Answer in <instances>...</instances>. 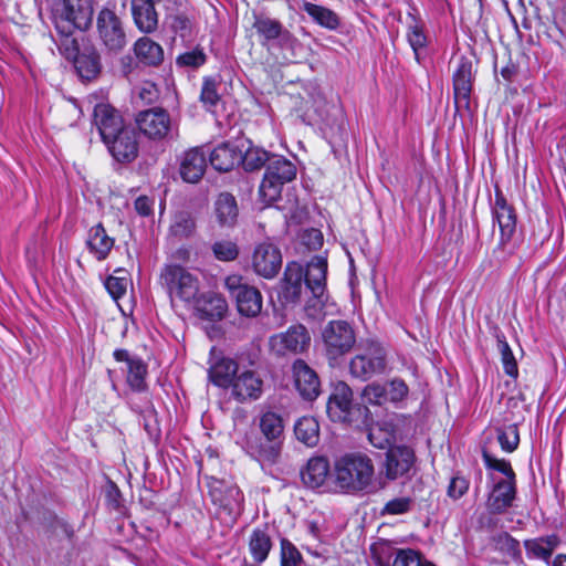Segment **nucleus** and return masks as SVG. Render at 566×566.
<instances>
[{
  "instance_id": "9",
  "label": "nucleus",
  "mask_w": 566,
  "mask_h": 566,
  "mask_svg": "<svg viewBox=\"0 0 566 566\" xmlns=\"http://www.w3.org/2000/svg\"><path fill=\"white\" fill-rule=\"evenodd\" d=\"M97 36L111 52H119L127 44V36L122 19L115 11L104 8L96 19Z\"/></svg>"
},
{
  "instance_id": "30",
  "label": "nucleus",
  "mask_w": 566,
  "mask_h": 566,
  "mask_svg": "<svg viewBox=\"0 0 566 566\" xmlns=\"http://www.w3.org/2000/svg\"><path fill=\"white\" fill-rule=\"evenodd\" d=\"M114 243V238L107 234L102 223H97L90 229L86 245L96 260H105L112 251Z\"/></svg>"
},
{
  "instance_id": "59",
  "label": "nucleus",
  "mask_w": 566,
  "mask_h": 566,
  "mask_svg": "<svg viewBox=\"0 0 566 566\" xmlns=\"http://www.w3.org/2000/svg\"><path fill=\"white\" fill-rule=\"evenodd\" d=\"M135 209L138 214L147 217L153 212V201L146 196H140L135 200Z\"/></svg>"
},
{
  "instance_id": "38",
  "label": "nucleus",
  "mask_w": 566,
  "mask_h": 566,
  "mask_svg": "<svg viewBox=\"0 0 566 566\" xmlns=\"http://www.w3.org/2000/svg\"><path fill=\"white\" fill-rule=\"evenodd\" d=\"M195 231L196 221L191 213L180 211L175 214L169 227V233L171 237L178 240L188 239L195 233Z\"/></svg>"
},
{
  "instance_id": "18",
  "label": "nucleus",
  "mask_w": 566,
  "mask_h": 566,
  "mask_svg": "<svg viewBox=\"0 0 566 566\" xmlns=\"http://www.w3.org/2000/svg\"><path fill=\"white\" fill-rule=\"evenodd\" d=\"M239 371V365L234 359L217 355L214 349L211 350L208 378L214 386L229 389Z\"/></svg>"
},
{
  "instance_id": "64",
  "label": "nucleus",
  "mask_w": 566,
  "mask_h": 566,
  "mask_svg": "<svg viewBox=\"0 0 566 566\" xmlns=\"http://www.w3.org/2000/svg\"><path fill=\"white\" fill-rule=\"evenodd\" d=\"M242 566H256V565H253V564H250L248 562H244Z\"/></svg>"
},
{
  "instance_id": "61",
  "label": "nucleus",
  "mask_w": 566,
  "mask_h": 566,
  "mask_svg": "<svg viewBox=\"0 0 566 566\" xmlns=\"http://www.w3.org/2000/svg\"><path fill=\"white\" fill-rule=\"evenodd\" d=\"M306 237L308 238L306 244L311 245L313 249L319 248L323 243V235L321 231L316 229L310 230Z\"/></svg>"
},
{
  "instance_id": "45",
  "label": "nucleus",
  "mask_w": 566,
  "mask_h": 566,
  "mask_svg": "<svg viewBox=\"0 0 566 566\" xmlns=\"http://www.w3.org/2000/svg\"><path fill=\"white\" fill-rule=\"evenodd\" d=\"M212 252L217 260L230 262L238 258L239 247L231 239H220L212 244Z\"/></svg>"
},
{
  "instance_id": "34",
  "label": "nucleus",
  "mask_w": 566,
  "mask_h": 566,
  "mask_svg": "<svg viewBox=\"0 0 566 566\" xmlns=\"http://www.w3.org/2000/svg\"><path fill=\"white\" fill-rule=\"evenodd\" d=\"M249 552L255 563L262 564L272 548V539L266 526L256 527L249 536Z\"/></svg>"
},
{
  "instance_id": "37",
  "label": "nucleus",
  "mask_w": 566,
  "mask_h": 566,
  "mask_svg": "<svg viewBox=\"0 0 566 566\" xmlns=\"http://www.w3.org/2000/svg\"><path fill=\"white\" fill-rule=\"evenodd\" d=\"M294 433L298 441L307 447H315L319 441V426L314 417H302L294 426Z\"/></svg>"
},
{
  "instance_id": "26",
  "label": "nucleus",
  "mask_w": 566,
  "mask_h": 566,
  "mask_svg": "<svg viewBox=\"0 0 566 566\" xmlns=\"http://www.w3.org/2000/svg\"><path fill=\"white\" fill-rule=\"evenodd\" d=\"M515 497V480L497 481L489 495L486 506L492 514H500L512 506Z\"/></svg>"
},
{
  "instance_id": "62",
  "label": "nucleus",
  "mask_w": 566,
  "mask_h": 566,
  "mask_svg": "<svg viewBox=\"0 0 566 566\" xmlns=\"http://www.w3.org/2000/svg\"><path fill=\"white\" fill-rule=\"evenodd\" d=\"M114 358L117 361H124L129 366V360H137L138 358L130 357L129 353L126 349H116L113 354Z\"/></svg>"
},
{
  "instance_id": "23",
  "label": "nucleus",
  "mask_w": 566,
  "mask_h": 566,
  "mask_svg": "<svg viewBox=\"0 0 566 566\" xmlns=\"http://www.w3.org/2000/svg\"><path fill=\"white\" fill-rule=\"evenodd\" d=\"M295 387L300 395L307 400L315 399L319 394V379L316 373L302 359L293 364Z\"/></svg>"
},
{
  "instance_id": "63",
  "label": "nucleus",
  "mask_w": 566,
  "mask_h": 566,
  "mask_svg": "<svg viewBox=\"0 0 566 566\" xmlns=\"http://www.w3.org/2000/svg\"><path fill=\"white\" fill-rule=\"evenodd\" d=\"M555 566H566V555H558L555 559Z\"/></svg>"
},
{
  "instance_id": "52",
  "label": "nucleus",
  "mask_w": 566,
  "mask_h": 566,
  "mask_svg": "<svg viewBox=\"0 0 566 566\" xmlns=\"http://www.w3.org/2000/svg\"><path fill=\"white\" fill-rule=\"evenodd\" d=\"M392 566H433L431 563L422 560L420 555L413 549L398 551Z\"/></svg>"
},
{
  "instance_id": "14",
  "label": "nucleus",
  "mask_w": 566,
  "mask_h": 566,
  "mask_svg": "<svg viewBox=\"0 0 566 566\" xmlns=\"http://www.w3.org/2000/svg\"><path fill=\"white\" fill-rule=\"evenodd\" d=\"M136 124L142 134L150 139L165 138L171 128L169 114L163 108H150L140 112Z\"/></svg>"
},
{
  "instance_id": "3",
  "label": "nucleus",
  "mask_w": 566,
  "mask_h": 566,
  "mask_svg": "<svg viewBox=\"0 0 566 566\" xmlns=\"http://www.w3.org/2000/svg\"><path fill=\"white\" fill-rule=\"evenodd\" d=\"M259 429L262 438L247 436L244 446L248 452L259 461L275 462L281 449L284 423L282 417L274 411H265L259 417Z\"/></svg>"
},
{
  "instance_id": "48",
  "label": "nucleus",
  "mask_w": 566,
  "mask_h": 566,
  "mask_svg": "<svg viewBox=\"0 0 566 566\" xmlns=\"http://www.w3.org/2000/svg\"><path fill=\"white\" fill-rule=\"evenodd\" d=\"M497 441L505 452H513L520 442V434L516 424H509L497 430Z\"/></svg>"
},
{
  "instance_id": "58",
  "label": "nucleus",
  "mask_w": 566,
  "mask_h": 566,
  "mask_svg": "<svg viewBox=\"0 0 566 566\" xmlns=\"http://www.w3.org/2000/svg\"><path fill=\"white\" fill-rule=\"evenodd\" d=\"M469 489V482L462 476L451 479L448 495L454 500L460 499Z\"/></svg>"
},
{
  "instance_id": "36",
  "label": "nucleus",
  "mask_w": 566,
  "mask_h": 566,
  "mask_svg": "<svg viewBox=\"0 0 566 566\" xmlns=\"http://www.w3.org/2000/svg\"><path fill=\"white\" fill-rule=\"evenodd\" d=\"M277 48L283 52L287 53V57L295 61L302 62L306 60L312 49L310 45L302 43L290 30L286 29L285 33L281 41L277 44Z\"/></svg>"
},
{
  "instance_id": "55",
  "label": "nucleus",
  "mask_w": 566,
  "mask_h": 566,
  "mask_svg": "<svg viewBox=\"0 0 566 566\" xmlns=\"http://www.w3.org/2000/svg\"><path fill=\"white\" fill-rule=\"evenodd\" d=\"M387 397L390 402L402 401L409 394L407 384L399 378L390 380L387 385Z\"/></svg>"
},
{
  "instance_id": "49",
  "label": "nucleus",
  "mask_w": 566,
  "mask_h": 566,
  "mask_svg": "<svg viewBox=\"0 0 566 566\" xmlns=\"http://www.w3.org/2000/svg\"><path fill=\"white\" fill-rule=\"evenodd\" d=\"M493 543L496 549L505 553L510 557L516 559L521 557L520 543L513 538L509 533L503 532L493 537Z\"/></svg>"
},
{
  "instance_id": "17",
  "label": "nucleus",
  "mask_w": 566,
  "mask_h": 566,
  "mask_svg": "<svg viewBox=\"0 0 566 566\" xmlns=\"http://www.w3.org/2000/svg\"><path fill=\"white\" fill-rule=\"evenodd\" d=\"M93 123L102 140H109L115 134L124 129L125 123L117 109L107 103L96 104L93 111Z\"/></svg>"
},
{
  "instance_id": "60",
  "label": "nucleus",
  "mask_w": 566,
  "mask_h": 566,
  "mask_svg": "<svg viewBox=\"0 0 566 566\" xmlns=\"http://www.w3.org/2000/svg\"><path fill=\"white\" fill-rule=\"evenodd\" d=\"M171 28L176 32H180L181 35H185L187 31L190 29V21L184 14H177L171 18Z\"/></svg>"
},
{
  "instance_id": "32",
  "label": "nucleus",
  "mask_w": 566,
  "mask_h": 566,
  "mask_svg": "<svg viewBox=\"0 0 566 566\" xmlns=\"http://www.w3.org/2000/svg\"><path fill=\"white\" fill-rule=\"evenodd\" d=\"M134 53L139 62L149 66H157L164 60L161 45L147 36H143L135 42Z\"/></svg>"
},
{
  "instance_id": "4",
  "label": "nucleus",
  "mask_w": 566,
  "mask_h": 566,
  "mask_svg": "<svg viewBox=\"0 0 566 566\" xmlns=\"http://www.w3.org/2000/svg\"><path fill=\"white\" fill-rule=\"evenodd\" d=\"M92 18L93 0H60L53 8V21L62 35L87 29Z\"/></svg>"
},
{
  "instance_id": "21",
  "label": "nucleus",
  "mask_w": 566,
  "mask_h": 566,
  "mask_svg": "<svg viewBox=\"0 0 566 566\" xmlns=\"http://www.w3.org/2000/svg\"><path fill=\"white\" fill-rule=\"evenodd\" d=\"M415 452L405 446L390 447L386 453L385 474L396 480L407 474L415 464Z\"/></svg>"
},
{
  "instance_id": "29",
  "label": "nucleus",
  "mask_w": 566,
  "mask_h": 566,
  "mask_svg": "<svg viewBox=\"0 0 566 566\" xmlns=\"http://www.w3.org/2000/svg\"><path fill=\"white\" fill-rule=\"evenodd\" d=\"M240 159L241 150L229 142L219 144L210 153L211 166L222 172L230 171L240 163Z\"/></svg>"
},
{
  "instance_id": "47",
  "label": "nucleus",
  "mask_w": 566,
  "mask_h": 566,
  "mask_svg": "<svg viewBox=\"0 0 566 566\" xmlns=\"http://www.w3.org/2000/svg\"><path fill=\"white\" fill-rule=\"evenodd\" d=\"M361 399L368 405L382 406L388 402L387 387L379 382L368 384L363 389Z\"/></svg>"
},
{
  "instance_id": "11",
  "label": "nucleus",
  "mask_w": 566,
  "mask_h": 566,
  "mask_svg": "<svg viewBox=\"0 0 566 566\" xmlns=\"http://www.w3.org/2000/svg\"><path fill=\"white\" fill-rule=\"evenodd\" d=\"M492 217L500 228V247L505 249L516 230V213L499 188L495 189L492 202Z\"/></svg>"
},
{
  "instance_id": "6",
  "label": "nucleus",
  "mask_w": 566,
  "mask_h": 566,
  "mask_svg": "<svg viewBox=\"0 0 566 566\" xmlns=\"http://www.w3.org/2000/svg\"><path fill=\"white\" fill-rule=\"evenodd\" d=\"M296 177L295 165L283 156L272 155L264 178L259 188L260 198L268 205L281 197L284 184Z\"/></svg>"
},
{
  "instance_id": "44",
  "label": "nucleus",
  "mask_w": 566,
  "mask_h": 566,
  "mask_svg": "<svg viewBox=\"0 0 566 566\" xmlns=\"http://www.w3.org/2000/svg\"><path fill=\"white\" fill-rule=\"evenodd\" d=\"M407 40L415 52L417 62H420L419 50L427 45V36L424 35L422 24L415 18L411 19L408 25Z\"/></svg>"
},
{
  "instance_id": "12",
  "label": "nucleus",
  "mask_w": 566,
  "mask_h": 566,
  "mask_svg": "<svg viewBox=\"0 0 566 566\" xmlns=\"http://www.w3.org/2000/svg\"><path fill=\"white\" fill-rule=\"evenodd\" d=\"M310 334L305 326L292 325L286 332L270 337L269 344L276 355L297 354L310 345Z\"/></svg>"
},
{
  "instance_id": "15",
  "label": "nucleus",
  "mask_w": 566,
  "mask_h": 566,
  "mask_svg": "<svg viewBox=\"0 0 566 566\" xmlns=\"http://www.w3.org/2000/svg\"><path fill=\"white\" fill-rule=\"evenodd\" d=\"M231 397L239 402L255 401L263 394V380L252 369L240 370L229 388Z\"/></svg>"
},
{
  "instance_id": "33",
  "label": "nucleus",
  "mask_w": 566,
  "mask_h": 566,
  "mask_svg": "<svg viewBox=\"0 0 566 566\" xmlns=\"http://www.w3.org/2000/svg\"><path fill=\"white\" fill-rule=\"evenodd\" d=\"M258 35L262 39V45L275 42L277 45L286 28L276 19L269 17H256L253 23Z\"/></svg>"
},
{
  "instance_id": "40",
  "label": "nucleus",
  "mask_w": 566,
  "mask_h": 566,
  "mask_svg": "<svg viewBox=\"0 0 566 566\" xmlns=\"http://www.w3.org/2000/svg\"><path fill=\"white\" fill-rule=\"evenodd\" d=\"M494 336L496 338L497 350L501 354V360H502L505 374L511 377H514V378L517 377V375H518L517 363H516V359L513 355V352H512L509 343L505 339L504 334L499 328H495Z\"/></svg>"
},
{
  "instance_id": "7",
  "label": "nucleus",
  "mask_w": 566,
  "mask_h": 566,
  "mask_svg": "<svg viewBox=\"0 0 566 566\" xmlns=\"http://www.w3.org/2000/svg\"><path fill=\"white\" fill-rule=\"evenodd\" d=\"M322 342L327 359L335 361L352 350L356 334L347 321L333 319L322 328Z\"/></svg>"
},
{
  "instance_id": "28",
  "label": "nucleus",
  "mask_w": 566,
  "mask_h": 566,
  "mask_svg": "<svg viewBox=\"0 0 566 566\" xmlns=\"http://www.w3.org/2000/svg\"><path fill=\"white\" fill-rule=\"evenodd\" d=\"M329 462L324 457H314L307 461L306 467L302 470L301 476L303 483L312 489L319 488L324 484L328 476L332 478Z\"/></svg>"
},
{
  "instance_id": "24",
  "label": "nucleus",
  "mask_w": 566,
  "mask_h": 566,
  "mask_svg": "<svg viewBox=\"0 0 566 566\" xmlns=\"http://www.w3.org/2000/svg\"><path fill=\"white\" fill-rule=\"evenodd\" d=\"M472 88V62L462 56L453 74V91L457 107L469 106Z\"/></svg>"
},
{
  "instance_id": "57",
  "label": "nucleus",
  "mask_w": 566,
  "mask_h": 566,
  "mask_svg": "<svg viewBox=\"0 0 566 566\" xmlns=\"http://www.w3.org/2000/svg\"><path fill=\"white\" fill-rule=\"evenodd\" d=\"M411 499L409 497H397L389 501L385 506V512L388 514H402L410 510Z\"/></svg>"
},
{
  "instance_id": "31",
  "label": "nucleus",
  "mask_w": 566,
  "mask_h": 566,
  "mask_svg": "<svg viewBox=\"0 0 566 566\" xmlns=\"http://www.w3.org/2000/svg\"><path fill=\"white\" fill-rule=\"evenodd\" d=\"M213 210L216 219L221 227H233L237 223L239 208L237 199L230 192H221L217 197Z\"/></svg>"
},
{
  "instance_id": "56",
  "label": "nucleus",
  "mask_w": 566,
  "mask_h": 566,
  "mask_svg": "<svg viewBox=\"0 0 566 566\" xmlns=\"http://www.w3.org/2000/svg\"><path fill=\"white\" fill-rule=\"evenodd\" d=\"M105 287L114 298H119L126 293L127 281L122 277L109 276L105 282Z\"/></svg>"
},
{
  "instance_id": "35",
  "label": "nucleus",
  "mask_w": 566,
  "mask_h": 566,
  "mask_svg": "<svg viewBox=\"0 0 566 566\" xmlns=\"http://www.w3.org/2000/svg\"><path fill=\"white\" fill-rule=\"evenodd\" d=\"M301 9L304 10L312 20L322 28L334 31L340 27V18L329 8L303 1Z\"/></svg>"
},
{
  "instance_id": "54",
  "label": "nucleus",
  "mask_w": 566,
  "mask_h": 566,
  "mask_svg": "<svg viewBox=\"0 0 566 566\" xmlns=\"http://www.w3.org/2000/svg\"><path fill=\"white\" fill-rule=\"evenodd\" d=\"M483 460L488 468L496 470L505 475L504 480H515V473L506 460H500L483 451Z\"/></svg>"
},
{
  "instance_id": "43",
  "label": "nucleus",
  "mask_w": 566,
  "mask_h": 566,
  "mask_svg": "<svg viewBox=\"0 0 566 566\" xmlns=\"http://www.w3.org/2000/svg\"><path fill=\"white\" fill-rule=\"evenodd\" d=\"M147 374V366L140 360H129L127 367L126 381L128 386L135 391H143L146 389L145 377Z\"/></svg>"
},
{
  "instance_id": "46",
  "label": "nucleus",
  "mask_w": 566,
  "mask_h": 566,
  "mask_svg": "<svg viewBox=\"0 0 566 566\" xmlns=\"http://www.w3.org/2000/svg\"><path fill=\"white\" fill-rule=\"evenodd\" d=\"M75 69L81 77L91 80L99 72L98 57L93 54H81L75 59Z\"/></svg>"
},
{
  "instance_id": "27",
  "label": "nucleus",
  "mask_w": 566,
  "mask_h": 566,
  "mask_svg": "<svg viewBox=\"0 0 566 566\" xmlns=\"http://www.w3.org/2000/svg\"><path fill=\"white\" fill-rule=\"evenodd\" d=\"M156 3L148 0H132L134 22L144 33H151L157 29L158 14L155 9Z\"/></svg>"
},
{
  "instance_id": "53",
  "label": "nucleus",
  "mask_w": 566,
  "mask_h": 566,
  "mask_svg": "<svg viewBox=\"0 0 566 566\" xmlns=\"http://www.w3.org/2000/svg\"><path fill=\"white\" fill-rule=\"evenodd\" d=\"M302 556L296 547L287 539L281 541V566H298Z\"/></svg>"
},
{
  "instance_id": "1",
  "label": "nucleus",
  "mask_w": 566,
  "mask_h": 566,
  "mask_svg": "<svg viewBox=\"0 0 566 566\" xmlns=\"http://www.w3.org/2000/svg\"><path fill=\"white\" fill-rule=\"evenodd\" d=\"M160 280L172 303L179 300L210 317H221L227 310L222 297L201 294L198 276L180 265H166Z\"/></svg>"
},
{
  "instance_id": "50",
  "label": "nucleus",
  "mask_w": 566,
  "mask_h": 566,
  "mask_svg": "<svg viewBox=\"0 0 566 566\" xmlns=\"http://www.w3.org/2000/svg\"><path fill=\"white\" fill-rule=\"evenodd\" d=\"M200 101L208 109L216 106L220 101V95L218 94V83L214 78L206 77L203 80Z\"/></svg>"
},
{
  "instance_id": "16",
  "label": "nucleus",
  "mask_w": 566,
  "mask_h": 566,
  "mask_svg": "<svg viewBox=\"0 0 566 566\" xmlns=\"http://www.w3.org/2000/svg\"><path fill=\"white\" fill-rule=\"evenodd\" d=\"M210 496L212 502L233 520L242 514L244 496L237 485H226L217 481L210 486Z\"/></svg>"
},
{
  "instance_id": "10",
  "label": "nucleus",
  "mask_w": 566,
  "mask_h": 566,
  "mask_svg": "<svg viewBox=\"0 0 566 566\" xmlns=\"http://www.w3.org/2000/svg\"><path fill=\"white\" fill-rule=\"evenodd\" d=\"M224 284L235 300L237 308L241 315L255 317L260 314L263 298L256 287L243 283V279L239 275H229Z\"/></svg>"
},
{
  "instance_id": "13",
  "label": "nucleus",
  "mask_w": 566,
  "mask_h": 566,
  "mask_svg": "<svg viewBox=\"0 0 566 566\" xmlns=\"http://www.w3.org/2000/svg\"><path fill=\"white\" fill-rule=\"evenodd\" d=\"M253 271L264 277L273 279L282 268L280 249L269 241L258 243L252 253Z\"/></svg>"
},
{
  "instance_id": "19",
  "label": "nucleus",
  "mask_w": 566,
  "mask_h": 566,
  "mask_svg": "<svg viewBox=\"0 0 566 566\" xmlns=\"http://www.w3.org/2000/svg\"><path fill=\"white\" fill-rule=\"evenodd\" d=\"M108 151L120 163L133 161L138 155V142L136 132L130 127H125L109 140H105Z\"/></svg>"
},
{
  "instance_id": "41",
  "label": "nucleus",
  "mask_w": 566,
  "mask_h": 566,
  "mask_svg": "<svg viewBox=\"0 0 566 566\" xmlns=\"http://www.w3.org/2000/svg\"><path fill=\"white\" fill-rule=\"evenodd\" d=\"M271 158L272 155H270L265 149L256 146H250L245 149L244 155L241 154L240 161L247 171H254L264 167L265 164L269 165Z\"/></svg>"
},
{
  "instance_id": "22",
  "label": "nucleus",
  "mask_w": 566,
  "mask_h": 566,
  "mask_svg": "<svg viewBox=\"0 0 566 566\" xmlns=\"http://www.w3.org/2000/svg\"><path fill=\"white\" fill-rule=\"evenodd\" d=\"M304 282L303 266L297 262L287 263L280 292V296L284 303L295 304L301 301Z\"/></svg>"
},
{
  "instance_id": "39",
  "label": "nucleus",
  "mask_w": 566,
  "mask_h": 566,
  "mask_svg": "<svg viewBox=\"0 0 566 566\" xmlns=\"http://www.w3.org/2000/svg\"><path fill=\"white\" fill-rule=\"evenodd\" d=\"M557 544L558 538L555 535L527 539L524 543L528 555L542 559L549 558Z\"/></svg>"
},
{
  "instance_id": "25",
  "label": "nucleus",
  "mask_w": 566,
  "mask_h": 566,
  "mask_svg": "<svg viewBox=\"0 0 566 566\" xmlns=\"http://www.w3.org/2000/svg\"><path fill=\"white\" fill-rule=\"evenodd\" d=\"M207 168L206 155L196 147L186 151L180 159L179 174L186 182H198Z\"/></svg>"
},
{
  "instance_id": "8",
  "label": "nucleus",
  "mask_w": 566,
  "mask_h": 566,
  "mask_svg": "<svg viewBox=\"0 0 566 566\" xmlns=\"http://www.w3.org/2000/svg\"><path fill=\"white\" fill-rule=\"evenodd\" d=\"M387 353L378 344H370L352 357L349 373L360 380H368L375 376L382 375L387 369Z\"/></svg>"
},
{
  "instance_id": "42",
  "label": "nucleus",
  "mask_w": 566,
  "mask_h": 566,
  "mask_svg": "<svg viewBox=\"0 0 566 566\" xmlns=\"http://www.w3.org/2000/svg\"><path fill=\"white\" fill-rule=\"evenodd\" d=\"M369 442L378 449L389 447L395 440L392 426L388 422H377L369 428Z\"/></svg>"
},
{
  "instance_id": "51",
  "label": "nucleus",
  "mask_w": 566,
  "mask_h": 566,
  "mask_svg": "<svg viewBox=\"0 0 566 566\" xmlns=\"http://www.w3.org/2000/svg\"><path fill=\"white\" fill-rule=\"evenodd\" d=\"M206 61L207 55L200 46H196L193 50L180 54L176 60L178 65L187 67H199L203 65Z\"/></svg>"
},
{
  "instance_id": "2",
  "label": "nucleus",
  "mask_w": 566,
  "mask_h": 566,
  "mask_svg": "<svg viewBox=\"0 0 566 566\" xmlns=\"http://www.w3.org/2000/svg\"><path fill=\"white\" fill-rule=\"evenodd\" d=\"M375 468L371 459L359 452L337 458L333 465L332 480L335 489L354 494L373 485Z\"/></svg>"
},
{
  "instance_id": "20",
  "label": "nucleus",
  "mask_w": 566,
  "mask_h": 566,
  "mask_svg": "<svg viewBox=\"0 0 566 566\" xmlns=\"http://www.w3.org/2000/svg\"><path fill=\"white\" fill-rule=\"evenodd\" d=\"M353 407V392L349 386L343 381L334 385L327 401L326 410L333 421L346 422L350 419Z\"/></svg>"
},
{
  "instance_id": "5",
  "label": "nucleus",
  "mask_w": 566,
  "mask_h": 566,
  "mask_svg": "<svg viewBox=\"0 0 566 566\" xmlns=\"http://www.w3.org/2000/svg\"><path fill=\"white\" fill-rule=\"evenodd\" d=\"M327 275V260L322 255H316L307 263L304 270V280L306 289L312 293V300H308L304 310L308 317L318 319L324 316L325 287Z\"/></svg>"
}]
</instances>
